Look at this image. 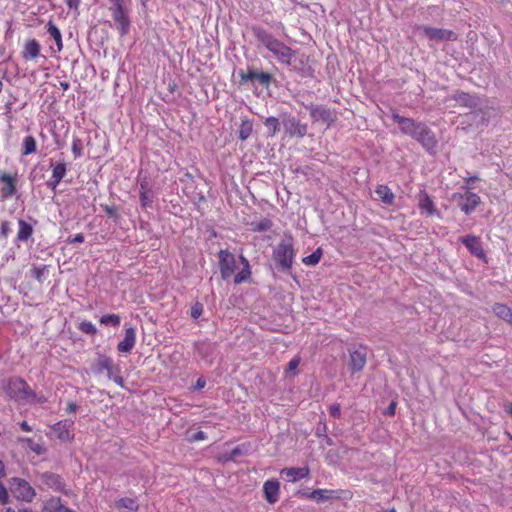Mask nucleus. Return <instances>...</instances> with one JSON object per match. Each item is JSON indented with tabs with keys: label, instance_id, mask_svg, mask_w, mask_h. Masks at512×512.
Masks as SVG:
<instances>
[{
	"label": "nucleus",
	"instance_id": "1",
	"mask_svg": "<svg viewBox=\"0 0 512 512\" xmlns=\"http://www.w3.org/2000/svg\"><path fill=\"white\" fill-rule=\"evenodd\" d=\"M241 268L237 270V260L235 255L227 249H222L218 253V264L221 278L229 280L233 277V283L236 285L249 282L252 277L251 266L246 257L239 256Z\"/></svg>",
	"mask_w": 512,
	"mask_h": 512
},
{
	"label": "nucleus",
	"instance_id": "2",
	"mask_svg": "<svg viewBox=\"0 0 512 512\" xmlns=\"http://www.w3.org/2000/svg\"><path fill=\"white\" fill-rule=\"evenodd\" d=\"M392 118L400 125L403 134L409 135L418 141L429 153L434 154L436 152L438 141L434 132L426 124L400 116L397 113H393Z\"/></svg>",
	"mask_w": 512,
	"mask_h": 512
},
{
	"label": "nucleus",
	"instance_id": "3",
	"mask_svg": "<svg viewBox=\"0 0 512 512\" xmlns=\"http://www.w3.org/2000/svg\"><path fill=\"white\" fill-rule=\"evenodd\" d=\"M255 36L280 64L292 65L296 58V50H293L264 29H257Z\"/></svg>",
	"mask_w": 512,
	"mask_h": 512
},
{
	"label": "nucleus",
	"instance_id": "4",
	"mask_svg": "<svg viewBox=\"0 0 512 512\" xmlns=\"http://www.w3.org/2000/svg\"><path fill=\"white\" fill-rule=\"evenodd\" d=\"M107 10L113 20V26L121 37L130 33L131 0H107Z\"/></svg>",
	"mask_w": 512,
	"mask_h": 512
},
{
	"label": "nucleus",
	"instance_id": "5",
	"mask_svg": "<svg viewBox=\"0 0 512 512\" xmlns=\"http://www.w3.org/2000/svg\"><path fill=\"white\" fill-rule=\"evenodd\" d=\"M272 255L278 267L284 271H290L296 256L293 238L289 236L287 239L281 240Z\"/></svg>",
	"mask_w": 512,
	"mask_h": 512
},
{
	"label": "nucleus",
	"instance_id": "6",
	"mask_svg": "<svg viewBox=\"0 0 512 512\" xmlns=\"http://www.w3.org/2000/svg\"><path fill=\"white\" fill-rule=\"evenodd\" d=\"M7 395L15 400H28L36 396L28 383L21 377L10 378L4 386Z\"/></svg>",
	"mask_w": 512,
	"mask_h": 512
},
{
	"label": "nucleus",
	"instance_id": "7",
	"mask_svg": "<svg viewBox=\"0 0 512 512\" xmlns=\"http://www.w3.org/2000/svg\"><path fill=\"white\" fill-rule=\"evenodd\" d=\"M19 174L17 171H0V199L8 200L18 192Z\"/></svg>",
	"mask_w": 512,
	"mask_h": 512
},
{
	"label": "nucleus",
	"instance_id": "8",
	"mask_svg": "<svg viewBox=\"0 0 512 512\" xmlns=\"http://www.w3.org/2000/svg\"><path fill=\"white\" fill-rule=\"evenodd\" d=\"M307 498L316 501L317 503H323L331 500H340V499H351L352 493L349 490L343 489H315L309 493L304 494Z\"/></svg>",
	"mask_w": 512,
	"mask_h": 512
},
{
	"label": "nucleus",
	"instance_id": "9",
	"mask_svg": "<svg viewBox=\"0 0 512 512\" xmlns=\"http://www.w3.org/2000/svg\"><path fill=\"white\" fill-rule=\"evenodd\" d=\"M10 490L20 501L31 502L36 496V491L29 482L19 477L10 479Z\"/></svg>",
	"mask_w": 512,
	"mask_h": 512
},
{
	"label": "nucleus",
	"instance_id": "10",
	"mask_svg": "<svg viewBox=\"0 0 512 512\" xmlns=\"http://www.w3.org/2000/svg\"><path fill=\"white\" fill-rule=\"evenodd\" d=\"M97 370L99 372L106 371L109 379L113 380L120 387H124V378L121 376L120 367L115 365L111 358L107 356L99 357Z\"/></svg>",
	"mask_w": 512,
	"mask_h": 512
},
{
	"label": "nucleus",
	"instance_id": "11",
	"mask_svg": "<svg viewBox=\"0 0 512 512\" xmlns=\"http://www.w3.org/2000/svg\"><path fill=\"white\" fill-rule=\"evenodd\" d=\"M349 353V369L352 374L363 370L367 362V347L359 345L356 348H350Z\"/></svg>",
	"mask_w": 512,
	"mask_h": 512
},
{
	"label": "nucleus",
	"instance_id": "12",
	"mask_svg": "<svg viewBox=\"0 0 512 512\" xmlns=\"http://www.w3.org/2000/svg\"><path fill=\"white\" fill-rule=\"evenodd\" d=\"M453 199L458 202V205L465 214H471L477 206L481 203V198L474 192L467 191L463 194H453Z\"/></svg>",
	"mask_w": 512,
	"mask_h": 512
},
{
	"label": "nucleus",
	"instance_id": "13",
	"mask_svg": "<svg viewBox=\"0 0 512 512\" xmlns=\"http://www.w3.org/2000/svg\"><path fill=\"white\" fill-rule=\"evenodd\" d=\"M424 35L432 41H456L458 39L457 34L449 29L435 28L430 26L421 27Z\"/></svg>",
	"mask_w": 512,
	"mask_h": 512
},
{
	"label": "nucleus",
	"instance_id": "14",
	"mask_svg": "<svg viewBox=\"0 0 512 512\" xmlns=\"http://www.w3.org/2000/svg\"><path fill=\"white\" fill-rule=\"evenodd\" d=\"M73 421L61 420L51 427L55 437L64 442H71L74 439Z\"/></svg>",
	"mask_w": 512,
	"mask_h": 512
},
{
	"label": "nucleus",
	"instance_id": "15",
	"mask_svg": "<svg viewBox=\"0 0 512 512\" xmlns=\"http://www.w3.org/2000/svg\"><path fill=\"white\" fill-rule=\"evenodd\" d=\"M283 125L286 133L290 137L303 138L307 134L308 126L305 123H301L295 117H287L283 120Z\"/></svg>",
	"mask_w": 512,
	"mask_h": 512
},
{
	"label": "nucleus",
	"instance_id": "16",
	"mask_svg": "<svg viewBox=\"0 0 512 512\" xmlns=\"http://www.w3.org/2000/svg\"><path fill=\"white\" fill-rule=\"evenodd\" d=\"M468 251L475 257L486 261V254L482 246L481 239L475 235H467L460 238Z\"/></svg>",
	"mask_w": 512,
	"mask_h": 512
},
{
	"label": "nucleus",
	"instance_id": "17",
	"mask_svg": "<svg viewBox=\"0 0 512 512\" xmlns=\"http://www.w3.org/2000/svg\"><path fill=\"white\" fill-rule=\"evenodd\" d=\"M310 117L315 122H323L328 125H331L336 120V116L333 111H331L329 108H327L324 105H316L312 106L309 109Z\"/></svg>",
	"mask_w": 512,
	"mask_h": 512
},
{
	"label": "nucleus",
	"instance_id": "18",
	"mask_svg": "<svg viewBox=\"0 0 512 512\" xmlns=\"http://www.w3.org/2000/svg\"><path fill=\"white\" fill-rule=\"evenodd\" d=\"M263 494L269 504H275L280 498V482L270 479L263 484Z\"/></svg>",
	"mask_w": 512,
	"mask_h": 512
},
{
	"label": "nucleus",
	"instance_id": "19",
	"mask_svg": "<svg viewBox=\"0 0 512 512\" xmlns=\"http://www.w3.org/2000/svg\"><path fill=\"white\" fill-rule=\"evenodd\" d=\"M310 474V469L305 467H290L284 468L280 471V475L289 482H297L307 478Z\"/></svg>",
	"mask_w": 512,
	"mask_h": 512
},
{
	"label": "nucleus",
	"instance_id": "20",
	"mask_svg": "<svg viewBox=\"0 0 512 512\" xmlns=\"http://www.w3.org/2000/svg\"><path fill=\"white\" fill-rule=\"evenodd\" d=\"M136 344V331L133 327L125 328L124 338L117 344L120 353H129Z\"/></svg>",
	"mask_w": 512,
	"mask_h": 512
},
{
	"label": "nucleus",
	"instance_id": "21",
	"mask_svg": "<svg viewBox=\"0 0 512 512\" xmlns=\"http://www.w3.org/2000/svg\"><path fill=\"white\" fill-rule=\"evenodd\" d=\"M41 45L36 39H29L25 42L21 56L25 61L35 60L40 56Z\"/></svg>",
	"mask_w": 512,
	"mask_h": 512
},
{
	"label": "nucleus",
	"instance_id": "22",
	"mask_svg": "<svg viewBox=\"0 0 512 512\" xmlns=\"http://www.w3.org/2000/svg\"><path fill=\"white\" fill-rule=\"evenodd\" d=\"M139 197L142 208L150 207L153 203L154 193L146 180L140 182Z\"/></svg>",
	"mask_w": 512,
	"mask_h": 512
},
{
	"label": "nucleus",
	"instance_id": "23",
	"mask_svg": "<svg viewBox=\"0 0 512 512\" xmlns=\"http://www.w3.org/2000/svg\"><path fill=\"white\" fill-rule=\"evenodd\" d=\"M33 235V227L31 224L23 219L18 220V232L16 240L20 242H26Z\"/></svg>",
	"mask_w": 512,
	"mask_h": 512
},
{
	"label": "nucleus",
	"instance_id": "24",
	"mask_svg": "<svg viewBox=\"0 0 512 512\" xmlns=\"http://www.w3.org/2000/svg\"><path fill=\"white\" fill-rule=\"evenodd\" d=\"M492 310L498 318L512 324V309L510 307L502 303H496L493 305Z\"/></svg>",
	"mask_w": 512,
	"mask_h": 512
},
{
	"label": "nucleus",
	"instance_id": "25",
	"mask_svg": "<svg viewBox=\"0 0 512 512\" xmlns=\"http://www.w3.org/2000/svg\"><path fill=\"white\" fill-rule=\"evenodd\" d=\"M375 193L384 204H393L395 195L387 185H378L375 189Z\"/></svg>",
	"mask_w": 512,
	"mask_h": 512
},
{
	"label": "nucleus",
	"instance_id": "26",
	"mask_svg": "<svg viewBox=\"0 0 512 512\" xmlns=\"http://www.w3.org/2000/svg\"><path fill=\"white\" fill-rule=\"evenodd\" d=\"M47 32L53 38L56 44V51L60 52L63 49V40L60 29L55 25L53 21L47 23Z\"/></svg>",
	"mask_w": 512,
	"mask_h": 512
},
{
	"label": "nucleus",
	"instance_id": "27",
	"mask_svg": "<svg viewBox=\"0 0 512 512\" xmlns=\"http://www.w3.org/2000/svg\"><path fill=\"white\" fill-rule=\"evenodd\" d=\"M419 208L426 212L428 216L433 215L435 213V206L431 199V197L423 191L420 195L419 199Z\"/></svg>",
	"mask_w": 512,
	"mask_h": 512
},
{
	"label": "nucleus",
	"instance_id": "28",
	"mask_svg": "<svg viewBox=\"0 0 512 512\" xmlns=\"http://www.w3.org/2000/svg\"><path fill=\"white\" fill-rule=\"evenodd\" d=\"M115 506L118 509H127L129 511H138L139 504L135 498L123 497L115 502Z\"/></svg>",
	"mask_w": 512,
	"mask_h": 512
},
{
	"label": "nucleus",
	"instance_id": "29",
	"mask_svg": "<svg viewBox=\"0 0 512 512\" xmlns=\"http://www.w3.org/2000/svg\"><path fill=\"white\" fill-rule=\"evenodd\" d=\"M453 98H454L455 101H457L458 103H460L463 106H466V107H469V108H472V107L476 106L475 99L470 94H468V93H465V92H462V91H457L454 94Z\"/></svg>",
	"mask_w": 512,
	"mask_h": 512
},
{
	"label": "nucleus",
	"instance_id": "30",
	"mask_svg": "<svg viewBox=\"0 0 512 512\" xmlns=\"http://www.w3.org/2000/svg\"><path fill=\"white\" fill-rule=\"evenodd\" d=\"M37 150V142L32 135H28L23 139L22 155L27 156L35 153Z\"/></svg>",
	"mask_w": 512,
	"mask_h": 512
},
{
	"label": "nucleus",
	"instance_id": "31",
	"mask_svg": "<svg viewBox=\"0 0 512 512\" xmlns=\"http://www.w3.org/2000/svg\"><path fill=\"white\" fill-rule=\"evenodd\" d=\"M323 256V250L321 247H318L312 254L303 257L302 262L306 266H315L317 265Z\"/></svg>",
	"mask_w": 512,
	"mask_h": 512
},
{
	"label": "nucleus",
	"instance_id": "32",
	"mask_svg": "<svg viewBox=\"0 0 512 512\" xmlns=\"http://www.w3.org/2000/svg\"><path fill=\"white\" fill-rule=\"evenodd\" d=\"M20 441L25 443L27 445V447L37 455H42L46 452V449L43 445L35 442L31 438H22V439H20Z\"/></svg>",
	"mask_w": 512,
	"mask_h": 512
},
{
	"label": "nucleus",
	"instance_id": "33",
	"mask_svg": "<svg viewBox=\"0 0 512 512\" xmlns=\"http://www.w3.org/2000/svg\"><path fill=\"white\" fill-rule=\"evenodd\" d=\"M252 123L249 120H242L239 126V138L246 140L252 134Z\"/></svg>",
	"mask_w": 512,
	"mask_h": 512
},
{
	"label": "nucleus",
	"instance_id": "34",
	"mask_svg": "<svg viewBox=\"0 0 512 512\" xmlns=\"http://www.w3.org/2000/svg\"><path fill=\"white\" fill-rule=\"evenodd\" d=\"M45 480L48 485L53 487L56 490L63 491L64 484L61 481V478L55 474H47L45 475Z\"/></svg>",
	"mask_w": 512,
	"mask_h": 512
},
{
	"label": "nucleus",
	"instance_id": "35",
	"mask_svg": "<svg viewBox=\"0 0 512 512\" xmlns=\"http://www.w3.org/2000/svg\"><path fill=\"white\" fill-rule=\"evenodd\" d=\"M301 362V357L299 355L294 356L289 362L287 369L285 371L287 376H296L298 374V366Z\"/></svg>",
	"mask_w": 512,
	"mask_h": 512
},
{
	"label": "nucleus",
	"instance_id": "36",
	"mask_svg": "<svg viewBox=\"0 0 512 512\" xmlns=\"http://www.w3.org/2000/svg\"><path fill=\"white\" fill-rule=\"evenodd\" d=\"M273 223L270 219L264 218L258 222L252 223V230L256 232H265L272 228Z\"/></svg>",
	"mask_w": 512,
	"mask_h": 512
},
{
	"label": "nucleus",
	"instance_id": "37",
	"mask_svg": "<svg viewBox=\"0 0 512 512\" xmlns=\"http://www.w3.org/2000/svg\"><path fill=\"white\" fill-rule=\"evenodd\" d=\"M100 323L103 325H111L117 327L120 325L121 318L118 314H106L100 318Z\"/></svg>",
	"mask_w": 512,
	"mask_h": 512
},
{
	"label": "nucleus",
	"instance_id": "38",
	"mask_svg": "<svg viewBox=\"0 0 512 512\" xmlns=\"http://www.w3.org/2000/svg\"><path fill=\"white\" fill-rule=\"evenodd\" d=\"M66 172H67L66 164L64 162H58L55 165H53L51 176L62 181V179L66 175Z\"/></svg>",
	"mask_w": 512,
	"mask_h": 512
},
{
	"label": "nucleus",
	"instance_id": "39",
	"mask_svg": "<svg viewBox=\"0 0 512 512\" xmlns=\"http://www.w3.org/2000/svg\"><path fill=\"white\" fill-rule=\"evenodd\" d=\"M78 329L82 333L91 335V336H94L97 333V329H96L95 325L90 321H82L81 323H79Z\"/></svg>",
	"mask_w": 512,
	"mask_h": 512
},
{
	"label": "nucleus",
	"instance_id": "40",
	"mask_svg": "<svg viewBox=\"0 0 512 512\" xmlns=\"http://www.w3.org/2000/svg\"><path fill=\"white\" fill-rule=\"evenodd\" d=\"M264 124L269 129L271 135H275L280 130V123L276 117H268Z\"/></svg>",
	"mask_w": 512,
	"mask_h": 512
},
{
	"label": "nucleus",
	"instance_id": "41",
	"mask_svg": "<svg viewBox=\"0 0 512 512\" xmlns=\"http://www.w3.org/2000/svg\"><path fill=\"white\" fill-rule=\"evenodd\" d=\"M50 507L55 511V512H76L66 506H64L62 503H61V499L60 498H57V499H51L50 500Z\"/></svg>",
	"mask_w": 512,
	"mask_h": 512
},
{
	"label": "nucleus",
	"instance_id": "42",
	"mask_svg": "<svg viewBox=\"0 0 512 512\" xmlns=\"http://www.w3.org/2000/svg\"><path fill=\"white\" fill-rule=\"evenodd\" d=\"M72 153L75 159L80 158L83 154L82 141L78 138L72 141Z\"/></svg>",
	"mask_w": 512,
	"mask_h": 512
},
{
	"label": "nucleus",
	"instance_id": "43",
	"mask_svg": "<svg viewBox=\"0 0 512 512\" xmlns=\"http://www.w3.org/2000/svg\"><path fill=\"white\" fill-rule=\"evenodd\" d=\"M47 270V266L43 265L40 267H34L31 272L33 277L38 280L39 282H42V278L44 276L45 271Z\"/></svg>",
	"mask_w": 512,
	"mask_h": 512
},
{
	"label": "nucleus",
	"instance_id": "44",
	"mask_svg": "<svg viewBox=\"0 0 512 512\" xmlns=\"http://www.w3.org/2000/svg\"><path fill=\"white\" fill-rule=\"evenodd\" d=\"M102 209L106 213L107 216L111 218H118V209L115 206L110 205H101Z\"/></svg>",
	"mask_w": 512,
	"mask_h": 512
},
{
	"label": "nucleus",
	"instance_id": "45",
	"mask_svg": "<svg viewBox=\"0 0 512 512\" xmlns=\"http://www.w3.org/2000/svg\"><path fill=\"white\" fill-rule=\"evenodd\" d=\"M203 313V306L201 303L197 302L191 307V317L197 319Z\"/></svg>",
	"mask_w": 512,
	"mask_h": 512
},
{
	"label": "nucleus",
	"instance_id": "46",
	"mask_svg": "<svg viewBox=\"0 0 512 512\" xmlns=\"http://www.w3.org/2000/svg\"><path fill=\"white\" fill-rule=\"evenodd\" d=\"M11 232L10 223L8 221H3L0 224V235L6 238Z\"/></svg>",
	"mask_w": 512,
	"mask_h": 512
},
{
	"label": "nucleus",
	"instance_id": "47",
	"mask_svg": "<svg viewBox=\"0 0 512 512\" xmlns=\"http://www.w3.org/2000/svg\"><path fill=\"white\" fill-rule=\"evenodd\" d=\"M256 80H258L263 85H268L271 81V75L269 73L261 72L258 73Z\"/></svg>",
	"mask_w": 512,
	"mask_h": 512
},
{
	"label": "nucleus",
	"instance_id": "48",
	"mask_svg": "<svg viewBox=\"0 0 512 512\" xmlns=\"http://www.w3.org/2000/svg\"><path fill=\"white\" fill-rule=\"evenodd\" d=\"M329 413L332 417L334 418H340L341 416V409H340V405L335 403V404H332L330 407H329Z\"/></svg>",
	"mask_w": 512,
	"mask_h": 512
},
{
	"label": "nucleus",
	"instance_id": "49",
	"mask_svg": "<svg viewBox=\"0 0 512 512\" xmlns=\"http://www.w3.org/2000/svg\"><path fill=\"white\" fill-rule=\"evenodd\" d=\"M61 180L51 176L50 179L47 181L46 185L48 188H50L52 191H56V188L60 184Z\"/></svg>",
	"mask_w": 512,
	"mask_h": 512
},
{
	"label": "nucleus",
	"instance_id": "50",
	"mask_svg": "<svg viewBox=\"0 0 512 512\" xmlns=\"http://www.w3.org/2000/svg\"><path fill=\"white\" fill-rule=\"evenodd\" d=\"M479 180V177L474 175V176H470L468 178H465V182H466V185L464 186V188L466 190H469L472 188V183H474L475 181H478Z\"/></svg>",
	"mask_w": 512,
	"mask_h": 512
},
{
	"label": "nucleus",
	"instance_id": "51",
	"mask_svg": "<svg viewBox=\"0 0 512 512\" xmlns=\"http://www.w3.org/2000/svg\"><path fill=\"white\" fill-rule=\"evenodd\" d=\"M80 2H81V0H65L66 5L70 9H75V10H77L79 8Z\"/></svg>",
	"mask_w": 512,
	"mask_h": 512
},
{
	"label": "nucleus",
	"instance_id": "52",
	"mask_svg": "<svg viewBox=\"0 0 512 512\" xmlns=\"http://www.w3.org/2000/svg\"><path fill=\"white\" fill-rule=\"evenodd\" d=\"M396 402L392 401L389 407L386 409L385 414L389 416H394L396 413Z\"/></svg>",
	"mask_w": 512,
	"mask_h": 512
},
{
	"label": "nucleus",
	"instance_id": "53",
	"mask_svg": "<svg viewBox=\"0 0 512 512\" xmlns=\"http://www.w3.org/2000/svg\"><path fill=\"white\" fill-rule=\"evenodd\" d=\"M258 76V72H255V71H249L247 74H243L242 75V80H255L256 77Z\"/></svg>",
	"mask_w": 512,
	"mask_h": 512
},
{
	"label": "nucleus",
	"instance_id": "54",
	"mask_svg": "<svg viewBox=\"0 0 512 512\" xmlns=\"http://www.w3.org/2000/svg\"><path fill=\"white\" fill-rule=\"evenodd\" d=\"M207 438L205 432L203 431H198L197 433H195L192 437V440L193 441H201V440H205Z\"/></svg>",
	"mask_w": 512,
	"mask_h": 512
},
{
	"label": "nucleus",
	"instance_id": "55",
	"mask_svg": "<svg viewBox=\"0 0 512 512\" xmlns=\"http://www.w3.org/2000/svg\"><path fill=\"white\" fill-rule=\"evenodd\" d=\"M77 409H78V406L75 402H72V401L68 402L67 407H66L67 413H74L77 411Z\"/></svg>",
	"mask_w": 512,
	"mask_h": 512
},
{
	"label": "nucleus",
	"instance_id": "56",
	"mask_svg": "<svg viewBox=\"0 0 512 512\" xmlns=\"http://www.w3.org/2000/svg\"><path fill=\"white\" fill-rule=\"evenodd\" d=\"M71 243H82L84 242V235L82 233L76 234L72 239H70Z\"/></svg>",
	"mask_w": 512,
	"mask_h": 512
},
{
	"label": "nucleus",
	"instance_id": "57",
	"mask_svg": "<svg viewBox=\"0 0 512 512\" xmlns=\"http://www.w3.org/2000/svg\"><path fill=\"white\" fill-rule=\"evenodd\" d=\"M19 426L25 432H31L32 431V427L26 421H22L19 424Z\"/></svg>",
	"mask_w": 512,
	"mask_h": 512
},
{
	"label": "nucleus",
	"instance_id": "58",
	"mask_svg": "<svg viewBox=\"0 0 512 512\" xmlns=\"http://www.w3.org/2000/svg\"><path fill=\"white\" fill-rule=\"evenodd\" d=\"M206 385V381L203 378H198L195 384V389H202Z\"/></svg>",
	"mask_w": 512,
	"mask_h": 512
},
{
	"label": "nucleus",
	"instance_id": "59",
	"mask_svg": "<svg viewBox=\"0 0 512 512\" xmlns=\"http://www.w3.org/2000/svg\"><path fill=\"white\" fill-rule=\"evenodd\" d=\"M6 476V468L4 462L0 459V478H4Z\"/></svg>",
	"mask_w": 512,
	"mask_h": 512
},
{
	"label": "nucleus",
	"instance_id": "60",
	"mask_svg": "<svg viewBox=\"0 0 512 512\" xmlns=\"http://www.w3.org/2000/svg\"><path fill=\"white\" fill-rule=\"evenodd\" d=\"M29 400H32V401H35L37 403H45L46 402V398L44 396H35V397H32L30 398Z\"/></svg>",
	"mask_w": 512,
	"mask_h": 512
},
{
	"label": "nucleus",
	"instance_id": "61",
	"mask_svg": "<svg viewBox=\"0 0 512 512\" xmlns=\"http://www.w3.org/2000/svg\"><path fill=\"white\" fill-rule=\"evenodd\" d=\"M60 87L66 91L70 88V84L67 82V81H64V82H60Z\"/></svg>",
	"mask_w": 512,
	"mask_h": 512
},
{
	"label": "nucleus",
	"instance_id": "62",
	"mask_svg": "<svg viewBox=\"0 0 512 512\" xmlns=\"http://www.w3.org/2000/svg\"><path fill=\"white\" fill-rule=\"evenodd\" d=\"M150 0H140V4L143 8H147V4Z\"/></svg>",
	"mask_w": 512,
	"mask_h": 512
},
{
	"label": "nucleus",
	"instance_id": "63",
	"mask_svg": "<svg viewBox=\"0 0 512 512\" xmlns=\"http://www.w3.org/2000/svg\"><path fill=\"white\" fill-rule=\"evenodd\" d=\"M19 512H33L31 509H21Z\"/></svg>",
	"mask_w": 512,
	"mask_h": 512
},
{
	"label": "nucleus",
	"instance_id": "64",
	"mask_svg": "<svg viewBox=\"0 0 512 512\" xmlns=\"http://www.w3.org/2000/svg\"><path fill=\"white\" fill-rule=\"evenodd\" d=\"M384 512H397V511L394 508H392V509L386 510Z\"/></svg>",
	"mask_w": 512,
	"mask_h": 512
}]
</instances>
